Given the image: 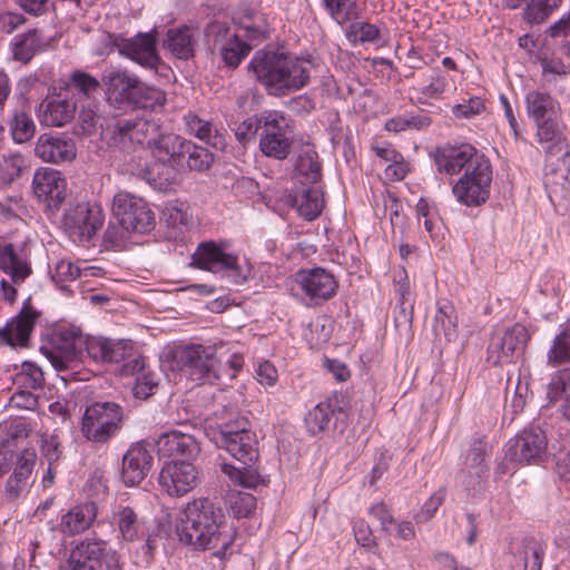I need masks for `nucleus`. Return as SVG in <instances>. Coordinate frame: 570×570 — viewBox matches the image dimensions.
I'll list each match as a JSON object with an SVG mask.
<instances>
[{"instance_id": "1", "label": "nucleus", "mask_w": 570, "mask_h": 570, "mask_svg": "<svg viewBox=\"0 0 570 570\" xmlns=\"http://www.w3.org/2000/svg\"><path fill=\"white\" fill-rule=\"evenodd\" d=\"M525 109L537 127V139L546 150L544 184L564 186L570 173V151L562 132L561 107L550 94L532 90Z\"/></svg>"}, {"instance_id": "2", "label": "nucleus", "mask_w": 570, "mask_h": 570, "mask_svg": "<svg viewBox=\"0 0 570 570\" xmlns=\"http://www.w3.org/2000/svg\"><path fill=\"white\" fill-rule=\"evenodd\" d=\"M176 533L181 543L196 551L214 550L223 559L236 538V531L223 507L209 498L189 501L176 523Z\"/></svg>"}, {"instance_id": "3", "label": "nucleus", "mask_w": 570, "mask_h": 570, "mask_svg": "<svg viewBox=\"0 0 570 570\" xmlns=\"http://www.w3.org/2000/svg\"><path fill=\"white\" fill-rule=\"evenodd\" d=\"M248 69L268 96L281 98L308 85L312 65L288 52L261 49Z\"/></svg>"}, {"instance_id": "4", "label": "nucleus", "mask_w": 570, "mask_h": 570, "mask_svg": "<svg viewBox=\"0 0 570 570\" xmlns=\"http://www.w3.org/2000/svg\"><path fill=\"white\" fill-rule=\"evenodd\" d=\"M171 367L198 384H216L223 380L214 346L202 344L178 346L173 353Z\"/></svg>"}, {"instance_id": "5", "label": "nucleus", "mask_w": 570, "mask_h": 570, "mask_svg": "<svg viewBox=\"0 0 570 570\" xmlns=\"http://www.w3.org/2000/svg\"><path fill=\"white\" fill-rule=\"evenodd\" d=\"M160 132V122L155 118L114 116L106 127L101 125V136L107 144L121 149L132 144L150 149Z\"/></svg>"}, {"instance_id": "6", "label": "nucleus", "mask_w": 570, "mask_h": 570, "mask_svg": "<svg viewBox=\"0 0 570 570\" xmlns=\"http://www.w3.org/2000/svg\"><path fill=\"white\" fill-rule=\"evenodd\" d=\"M207 435L217 448L225 449L244 466H249L258 458L256 435L244 416L219 424Z\"/></svg>"}, {"instance_id": "7", "label": "nucleus", "mask_w": 570, "mask_h": 570, "mask_svg": "<svg viewBox=\"0 0 570 570\" xmlns=\"http://www.w3.org/2000/svg\"><path fill=\"white\" fill-rule=\"evenodd\" d=\"M257 128L262 154L279 161L287 159L295 140L292 120L282 111L266 110L259 115Z\"/></svg>"}, {"instance_id": "8", "label": "nucleus", "mask_w": 570, "mask_h": 570, "mask_svg": "<svg viewBox=\"0 0 570 570\" xmlns=\"http://www.w3.org/2000/svg\"><path fill=\"white\" fill-rule=\"evenodd\" d=\"M125 419L124 407L111 401L88 405L81 419L80 432L92 443L105 444L118 435Z\"/></svg>"}, {"instance_id": "9", "label": "nucleus", "mask_w": 570, "mask_h": 570, "mask_svg": "<svg viewBox=\"0 0 570 570\" xmlns=\"http://www.w3.org/2000/svg\"><path fill=\"white\" fill-rule=\"evenodd\" d=\"M191 258L193 265L197 268L214 274L224 273L237 285L244 284L250 275L247 264H239L236 254L226 252L225 243L204 242L198 245Z\"/></svg>"}, {"instance_id": "10", "label": "nucleus", "mask_w": 570, "mask_h": 570, "mask_svg": "<svg viewBox=\"0 0 570 570\" xmlns=\"http://www.w3.org/2000/svg\"><path fill=\"white\" fill-rule=\"evenodd\" d=\"M0 271L8 277L0 281L3 297L12 303L17 298L16 286L24 283L33 272L27 246L14 243L0 245Z\"/></svg>"}, {"instance_id": "11", "label": "nucleus", "mask_w": 570, "mask_h": 570, "mask_svg": "<svg viewBox=\"0 0 570 570\" xmlns=\"http://www.w3.org/2000/svg\"><path fill=\"white\" fill-rule=\"evenodd\" d=\"M119 559L106 540L86 538L71 549L68 564L69 570H121Z\"/></svg>"}, {"instance_id": "12", "label": "nucleus", "mask_w": 570, "mask_h": 570, "mask_svg": "<svg viewBox=\"0 0 570 570\" xmlns=\"http://www.w3.org/2000/svg\"><path fill=\"white\" fill-rule=\"evenodd\" d=\"M115 219L137 234H148L156 227L155 214L145 199L128 191H119L112 199Z\"/></svg>"}, {"instance_id": "13", "label": "nucleus", "mask_w": 570, "mask_h": 570, "mask_svg": "<svg viewBox=\"0 0 570 570\" xmlns=\"http://www.w3.org/2000/svg\"><path fill=\"white\" fill-rule=\"evenodd\" d=\"M492 181V168L489 160H480L473 165V169L453 185L452 193L456 200L468 207L480 206L490 197Z\"/></svg>"}, {"instance_id": "14", "label": "nucleus", "mask_w": 570, "mask_h": 570, "mask_svg": "<svg viewBox=\"0 0 570 570\" xmlns=\"http://www.w3.org/2000/svg\"><path fill=\"white\" fill-rule=\"evenodd\" d=\"M87 338L77 328H61L51 336L50 346H41L42 354L59 372L72 367L86 350Z\"/></svg>"}, {"instance_id": "15", "label": "nucleus", "mask_w": 570, "mask_h": 570, "mask_svg": "<svg viewBox=\"0 0 570 570\" xmlns=\"http://www.w3.org/2000/svg\"><path fill=\"white\" fill-rule=\"evenodd\" d=\"M529 340L527 327L520 323L507 327L501 333H494L488 345L487 361L495 366L510 364L524 354Z\"/></svg>"}, {"instance_id": "16", "label": "nucleus", "mask_w": 570, "mask_h": 570, "mask_svg": "<svg viewBox=\"0 0 570 570\" xmlns=\"http://www.w3.org/2000/svg\"><path fill=\"white\" fill-rule=\"evenodd\" d=\"M108 43L116 48L121 56L146 69L158 72V68L163 65L156 48V37L153 32H139L131 38L108 33Z\"/></svg>"}, {"instance_id": "17", "label": "nucleus", "mask_w": 570, "mask_h": 570, "mask_svg": "<svg viewBox=\"0 0 570 570\" xmlns=\"http://www.w3.org/2000/svg\"><path fill=\"white\" fill-rule=\"evenodd\" d=\"M548 440L539 426L523 429L507 444V458L521 464L540 463L547 456Z\"/></svg>"}, {"instance_id": "18", "label": "nucleus", "mask_w": 570, "mask_h": 570, "mask_svg": "<svg viewBox=\"0 0 570 570\" xmlns=\"http://www.w3.org/2000/svg\"><path fill=\"white\" fill-rule=\"evenodd\" d=\"M436 171L453 176L462 169L471 170L480 160H488L470 144L445 145L431 153Z\"/></svg>"}, {"instance_id": "19", "label": "nucleus", "mask_w": 570, "mask_h": 570, "mask_svg": "<svg viewBox=\"0 0 570 570\" xmlns=\"http://www.w3.org/2000/svg\"><path fill=\"white\" fill-rule=\"evenodd\" d=\"M188 460L166 461L159 472L160 488L170 497H183L191 491L198 481V471Z\"/></svg>"}, {"instance_id": "20", "label": "nucleus", "mask_w": 570, "mask_h": 570, "mask_svg": "<svg viewBox=\"0 0 570 570\" xmlns=\"http://www.w3.org/2000/svg\"><path fill=\"white\" fill-rule=\"evenodd\" d=\"M104 223L102 210L97 205L80 203L69 208L63 217V225L71 237L80 243H89Z\"/></svg>"}, {"instance_id": "21", "label": "nucleus", "mask_w": 570, "mask_h": 570, "mask_svg": "<svg viewBox=\"0 0 570 570\" xmlns=\"http://www.w3.org/2000/svg\"><path fill=\"white\" fill-rule=\"evenodd\" d=\"M305 425L311 435L322 432L342 435L347 428V414L336 399H327L307 412Z\"/></svg>"}, {"instance_id": "22", "label": "nucleus", "mask_w": 570, "mask_h": 570, "mask_svg": "<svg viewBox=\"0 0 570 570\" xmlns=\"http://www.w3.org/2000/svg\"><path fill=\"white\" fill-rule=\"evenodd\" d=\"M207 36L213 38V46L219 51L222 60L229 68H237L248 56L253 46L242 40L239 33L232 32L230 28L222 22L209 24Z\"/></svg>"}, {"instance_id": "23", "label": "nucleus", "mask_w": 570, "mask_h": 570, "mask_svg": "<svg viewBox=\"0 0 570 570\" xmlns=\"http://www.w3.org/2000/svg\"><path fill=\"white\" fill-rule=\"evenodd\" d=\"M295 279L302 292L308 297L311 305H321L331 299L338 289L335 276L323 267L302 269Z\"/></svg>"}, {"instance_id": "24", "label": "nucleus", "mask_w": 570, "mask_h": 570, "mask_svg": "<svg viewBox=\"0 0 570 570\" xmlns=\"http://www.w3.org/2000/svg\"><path fill=\"white\" fill-rule=\"evenodd\" d=\"M35 195L45 204L46 209L56 213L60 209L65 198L67 184L58 170L39 168L32 179Z\"/></svg>"}, {"instance_id": "25", "label": "nucleus", "mask_w": 570, "mask_h": 570, "mask_svg": "<svg viewBox=\"0 0 570 570\" xmlns=\"http://www.w3.org/2000/svg\"><path fill=\"white\" fill-rule=\"evenodd\" d=\"M39 317L40 312L31 305V299H26L20 312L0 327V342L10 346L27 347Z\"/></svg>"}, {"instance_id": "26", "label": "nucleus", "mask_w": 570, "mask_h": 570, "mask_svg": "<svg viewBox=\"0 0 570 570\" xmlns=\"http://www.w3.org/2000/svg\"><path fill=\"white\" fill-rule=\"evenodd\" d=\"M87 355L99 363L127 362L136 354L130 340H111L106 337H87Z\"/></svg>"}, {"instance_id": "27", "label": "nucleus", "mask_w": 570, "mask_h": 570, "mask_svg": "<svg viewBox=\"0 0 570 570\" xmlns=\"http://www.w3.org/2000/svg\"><path fill=\"white\" fill-rule=\"evenodd\" d=\"M156 446L159 455L171 458V460L194 461L200 452L197 439L180 430L161 433L156 441Z\"/></svg>"}, {"instance_id": "28", "label": "nucleus", "mask_w": 570, "mask_h": 570, "mask_svg": "<svg viewBox=\"0 0 570 570\" xmlns=\"http://www.w3.org/2000/svg\"><path fill=\"white\" fill-rule=\"evenodd\" d=\"M108 100L118 107L130 108L140 83L139 77L126 69H112L104 77Z\"/></svg>"}, {"instance_id": "29", "label": "nucleus", "mask_w": 570, "mask_h": 570, "mask_svg": "<svg viewBox=\"0 0 570 570\" xmlns=\"http://www.w3.org/2000/svg\"><path fill=\"white\" fill-rule=\"evenodd\" d=\"M153 465L151 450L142 442L134 443L122 456L121 479L127 487L139 484Z\"/></svg>"}, {"instance_id": "30", "label": "nucleus", "mask_w": 570, "mask_h": 570, "mask_svg": "<svg viewBox=\"0 0 570 570\" xmlns=\"http://www.w3.org/2000/svg\"><path fill=\"white\" fill-rule=\"evenodd\" d=\"M76 150L72 138L58 134H43L37 140L35 155L46 163L61 164L73 160Z\"/></svg>"}, {"instance_id": "31", "label": "nucleus", "mask_w": 570, "mask_h": 570, "mask_svg": "<svg viewBox=\"0 0 570 570\" xmlns=\"http://www.w3.org/2000/svg\"><path fill=\"white\" fill-rule=\"evenodd\" d=\"M120 374L135 377L132 392L136 399L147 400L158 387L157 374L146 364L141 355L135 354L132 358L125 362L121 365Z\"/></svg>"}, {"instance_id": "32", "label": "nucleus", "mask_w": 570, "mask_h": 570, "mask_svg": "<svg viewBox=\"0 0 570 570\" xmlns=\"http://www.w3.org/2000/svg\"><path fill=\"white\" fill-rule=\"evenodd\" d=\"M188 148H190V140L173 132H160L150 151L154 159L184 167Z\"/></svg>"}, {"instance_id": "33", "label": "nucleus", "mask_w": 570, "mask_h": 570, "mask_svg": "<svg viewBox=\"0 0 570 570\" xmlns=\"http://www.w3.org/2000/svg\"><path fill=\"white\" fill-rule=\"evenodd\" d=\"M97 514L98 507L94 501L75 505L61 515L58 530L68 537L83 533L92 525Z\"/></svg>"}, {"instance_id": "34", "label": "nucleus", "mask_w": 570, "mask_h": 570, "mask_svg": "<svg viewBox=\"0 0 570 570\" xmlns=\"http://www.w3.org/2000/svg\"><path fill=\"white\" fill-rule=\"evenodd\" d=\"M110 524L118 531V538L126 542H135L142 534V521L137 511L122 502L112 505Z\"/></svg>"}, {"instance_id": "35", "label": "nucleus", "mask_w": 570, "mask_h": 570, "mask_svg": "<svg viewBox=\"0 0 570 570\" xmlns=\"http://www.w3.org/2000/svg\"><path fill=\"white\" fill-rule=\"evenodd\" d=\"M322 176V163L318 154L313 146L307 144L297 155L293 178L301 186H318Z\"/></svg>"}, {"instance_id": "36", "label": "nucleus", "mask_w": 570, "mask_h": 570, "mask_svg": "<svg viewBox=\"0 0 570 570\" xmlns=\"http://www.w3.org/2000/svg\"><path fill=\"white\" fill-rule=\"evenodd\" d=\"M287 204L295 207L305 220H313L324 208L323 191L320 186H301L294 195H288Z\"/></svg>"}, {"instance_id": "37", "label": "nucleus", "mask_w": 570, "mask_h": 570, "mask_svg": "<svg viewBox=\"0 0 570 570\" xmlns=\"http://www.w3.org/2000/svg\"><path fill=\"white\" fill-rule=\"evenodd\" d=\"M76 102L60 97L46 98L39 107L41 124L49 127H62L75 116Z\"/></svg>"}, {"instance_id": "38", "label": "nucleus", "mask_w": 570, "mask_h": 570, "mask_svg": "<svg viewBox=\"0 0 570 570\" xmlns=\"http://www.w3.org/2000/svg\"><path fill=\"white\" fill-rule=\"evenodd\" d=\"M184 121L186 129L190 135H194L216 150L225 149L227 145L225 136L212 121L202 119L195 114L185 115Z\"/></svg>"}, {"instance_id": "39", "label": "nucleus", "mask_w": 570, "mask_h": 570, "mask_svg": "<svg viewBox=\"0 0 570 570\" xmlns=\"http://www.w3.org/2000/svg\"><path fill=\"white\" fill-rule=\"evenodd\" d=\"M547 546L538 538H524L517 553L513 556L514 564L520 570H541Z\"/></svg>"}, {"instance_id": "40", "label": "nucleus", "mask_w": 570, "mask_h": 570, "mask_svg": "<svg viewBox=\"0 0 570 570\" xmlns=\"http://www.w3.org/2000/svg\"><path fill=\"white\" fill-rule=\"evenodd\" d=\"M181 168L183 167L167 161L154 159V161L145 168L142 176L154 189L166 191L175 184L177 173Z\"/></svg>"}, {"instance_id": "41", "label": "nucleus", "mask_w": 570, "mask_h": 570, "mask_svg": "<svg viewBox=\"0 0 570 570\" xmlns=\"http://www.w3.org/2000/svg\"><path fill=\"white\" fill-rule=\"evenodd\" d=\"M41 45V38L37 29L17 35L11 40L12 58L21 63H28L35 57Z\"/></svg>"}, {"instance_id": "42", "label": "nucleus", "mask_w": 570, "mask_h": 570, "mask_svg": "<svg viewBox=\"0 0 570 570\" xmlns=\"http://www.w3.org/2000/svg\"><path fill=\"white\" fill-rule=\"evenodd\" d=\"M238 29L246 41L261 42L269 37V24L263 12L253 11L240 17Z\"/></svg>"}, {"instance_id": "43", "label": "nucleus", "mask_w": 570, "mask_h": 570, "mask_svg": "<svg viewBox=\"0 0 570 570\" xmlns=\"http://www.w3.org/2000/svg\"><path fill=\"white\" fill-rule=\"evenodd\" d=\"M166 47L178 59L188 60L194 57L191 30L184 26L167 31Z\"/></svg>"}, {"instance_id": "44", "label": "nucleus", "mask_w": 570, "mask_h": 570, "mask_svg": "<svg viewBox=\"0 0 570 570\" xmlns=\"http://www.w3.org/2000/svg\"><path fill=\"white\" fill-rule=\"evenodd\" d=\"M66 88L79 99L90 100L100 89L99 80L82 70H75L66 81Z\"/></svg>"}, {"instance_id": "45", "label": "nucleus", "mask_w": 570, "mask_h": 570, "mask_svg": "<svg viewBox=\"0 0 570 570\" xmlns=\"http://www.w3.org/2000/svg\"><path fill=\"white\" fill-rule=\"evenodd\" d=\"M523 20L530 24L546 22L563 3V0H527Z\"/></svg>"}, {"instance_id": "46", "label": "nucleus", "mask_w": 570, "mask_h": 570, "mask_svg": "<svg viewBox=\"0 0 570 570\" xmlns=\"http://www.w3.org/2000/svg\"><path fill=\"white\" fill-rule=\"evenodd\" d=\"M166 102V92L155 86H149L140 80L136 96L130 108L158 111Z\"/></svg>"}, {"instance_id": "47", "label": "nucleus", "mask_w": 570, "mask_h": 570, "mask_svg": "<svg viewBox=\"0 0 570 570\" xmlns=\"http://www.w3.org/2000/svg\"><path fill=\"white\" fill-rule=\"evenodd\" d=\"M96 271H100V268L94 266L80 268L79 266L73 265L70 261L61 259L56 264L51 278L57 286L65 289L66 283L82 276H96Z\"/></svg>"}, {"instance_id": "48", "label": "nucleus", "mask_w": 570, "mask_h": 570, "mask_svg": "<svg viewBox=\"0 0 570 570\" xmlns=\"http://www.w3.org/2000/svg\"><path fill=\"white\" fill-rule=\"evenodd\" d=\"M29 168V160L20 153H8L2 155L0 161V184L10 185L23 170Z\"/></svg>"}, {"instance_id": "49", "label": "nucleus", "mask_w": 570, "mask_h": 570, "mask_svg": "<svg viewBox=\"0 0 570 570\" xmlns=\"http://www.w3.org/2000/svg\"><path fill=\"white\" fill-rule=\"evenodd\" d=\"M432 118L428 114L407 111L401 116L389 119L385 128L389 131L400 132L407 129L423 130L430 127Z\"/></svg>"}, {"instance_id": "50", "label": "nucleus", "mask_w": 570, "mask_h": 570, "mask_svg": "<svg viewBox=\"0 0 570 570\" xmlns=\"http://www.w3.org/2000/svg\"><path fill=\"white\" fill-rule=\"evenodd\" d=\"M332 19L344 26L360 17L357 0H322Z\"/></svg>"}, {"instance_id": "51", "label": "nucleus", "mask_w": 570, "mask_h": 570, "mask_svg": "<svg viewBox=\"0 0 570 570\" xmlns=\"http://www.w3.org/2000/svg\"><path fill=\"white\" fill-rule=\"evenodd\" d=\"M347 23L345 36L353 46L374 42L380 39L381 30L376 24L366 21H357V19Z\"/></svg>"}, {"instance_id": "52", "label": "nucleus", "mask_w": 570, "mask_h": 570, "mask_svg": "<svg viewBox=\"0 0 570 570\" xmlns=\"http://www.w3.org/2000/svg\"><path fill=\"white\" fill-rule=\"evenodd\" d=\"M12 139L18 144L29 141L36 131L32 118L23 110L16 109L9 121Z\"/></svg>"}, {"instance_id": "53", "label": "nucleus", "mask_w": 570, "mask_h": 570, "mask_svg": "<svg viewBox=\"0 0 570 570\" xmlns=\"http://www.w3.org/2000/svg\"><path fill=\"white\" fill-rule=\"evenodd\" d=\"M39 446L41 456L49 465H55L63 458V446L60 436L56 431L52 433H41Z\"/></svg>"}, {"instance_id": "54", "label": "nucleus", "mask_w": 570, "mask_h": 570, "mask_svg": "<svg viewBox=\"0 0 570 570\" xmlns=\"http://www.w3.org/2000/svg\"><path fill=\"white\" fill-rule=\"evenodd\" d=\"M16 383L19 387L40 390L45 385V375L36 363L26 361L21 364V371L17 374Z\"/></svg>"}, {"instance_id": "55", "label": "nucleus", "mask_w": 570, "mask_h": 570, "mask_svg": "<svg viewBox=\"0 0 570 570\" xmlns=\"http://www.w3.org/2000/svg\"><path fill=\"white\" fill-rule=\"evenodd\" d=\"M134 232L127 225L110 220L104 234V243L107 247L121 249L125 247L130 234Z\"/></svg>"}, {"instance_id": "56", "label": "nucleus", "mask_w": 570, "mask_h": 570, "mask_svg": "<svg viewBox=\"0 0 570 570\" xmlns=\"http://www.w3.org/2000/svg\"><path fill=\"white\" fill-rule=\"evenodd\" d=\"M229 508L237 518H248L256 509V498L248 492H235L229 494Z\"/></svg>"}, {"instance_id": "57", "label": "nucleus", "mask_w": 570, "mask_h": 570, "mask_svg": "<svg viewBox=\"0 0 570 570\" xmlns=\"http://www.w3.org/2000/svg\"><path fill=\"white\" fill-rule=\"evenodd\" d=\"M570 361V333L563 331L557 335L548 352V362L560 365Z\"/></svg>"}, {"instance_id": "58", "label": "nucleus", "mask_w": 570, "mask_h": 570, "mask_svg": "<svg viewBox=\"0 0 570 570\" xmlns=\"http://www.w3.org/2000/svg\"><path fill=\"white\" fill-rule=\"evenodd\" d=\"M454 308L453 306L445 302L440 304L434 316V331L439 333L443 331L446 337H450L456 327V317L453 315Z\"/></svg>"}, {"instance_id": "59", "label": "nucleus", "mask_w": 570, "mask_h": 570, "mask_svg": "<svg viewBox=\"0 0 570 570\" xmlns=\"http://www.w3.org/2000/svg\"><path fill=\"white\" fill-rule=\"evenodd\" d=\"M214 156L206 148L196 146L190 141V148L186 153L185 163L191 170L204 171L210 167Z\"/></svg>"}, {"instance_id": "60", "label": "nucleus", "mask_w": 570, "mask_h": 570, "mask_svg": "<svg viewBox=\"0 0 570 570\" xmlns=\"http://www.w3.org/2000/svg\"><path fill=\"white\" fill-rule=\"evenodd\" d=\"M36 462L37 453L35 449H23L17 456L13 474L30 481Z\"/></svg>"}, {"instance_id": "61", "label": "nucleus", "mask_w": 570, "mask_h": 570, "mask_svg": "<svg viewBox=\"0 0 570 570\" xmlns=\"http://www.w3.org/2000/svg\"><path fill=\"white\" fill-rule=\"evenodd\" d=\"M444 500L445 490L439 489L424 502L421 510L415 514V521L424 523L431 520Z\"/></svg>"}, {"instance_id": "62", "label": "nucleus", "mask_w": 570, "mask_h": 570, "mask_svg": "<svg viewBox=\"0 0 570 570\" xmlns=\"http://www.w3.org/2000/svg\"><path fill=\"white\" fill-rule=\"evenodd\" d=\"M167 225L173 228H179L181 226H187L189 216L187 210L184 208L183 203H168L163 212Z\"/></svg>"}, {"instance_id": "63", "label": "nucleus", "mask_w": 570, "mask_h": 570, "mask_svg": "<svg viewBox=\"0 0 570 570\" xmlns=\"http://www.w3.org/2000/svg\"><path fill=\"white\" fill-rule=\"evenodd\" d=\"M484 109L483 99L480 97H471L469 100H464L452 107V114L455 118H471L479 115Z\"/></svg>"}, {"instance_id": "64", "label": "nucleus", "mask_w": 570, "mask_h": 570, "mask_svg": "<svg viewBox=\"0 0 570 570\" xmlns=\"http://www.w3.org/2000/svg\"><path fill=\"white\" fill-rule=\"evenodd\" d=\"M446 85V77L440 72H434L431 76L430 83L421 89L424 99L420 97L417 101L424 104L428 98H439L445 91Z\"/></svg>"}]
</instances>
